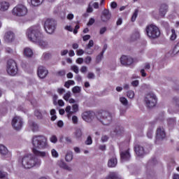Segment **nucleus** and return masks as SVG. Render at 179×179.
<instances>
[{"instance_id":"obj_12","label":"nucleus","mask_w":179,"mask_h":179,"mask_svg":"<svg viewBox=\"0 0 179 179\" xmlns=\"http://www.w3.org/2000/svg\"><path fill=\"white\" fill-rule=\"evenodd\" d=\"M110 19H111V13H110L109 10L104 8L101 15V22L107 23Z\"/></svg>"},{"instance_id":"obj_45","label":"nucleus","mask_w":179,"mask_h":179,"mask_svg":"<svg viewBox=\"0 0 179 179\" xmlns=\"http://www.w3.org/2000/svg\"><path fill=\"white\" fill-rule=\"evenodd\" d=\"M84 62H85V64H86V65H89V64H90V62H92V57L87 56L85 58Z\"/></svg>"},{"instance_id":"obj_42","label":"nucleus","mask_w":179,"mask_h":179,"mask_svg":"<svg viewBox=\"0 0 179 179\" xmlns=\"http://www.w3.org/2000/svg\"><path fill=\"white\" fill-rule=\"evenodd\" d=\"M50 141L52 142V143H57V142H58V138H57V136L52 135L50 137Z\"/></svg>"},{"instance_id":"obj_25","label":"nucleus","mask_w":179,"mask_h":179,"mask_svg":"<svg viewBox=\"0 0 179 179\" xmlns=\"http://www.w3.org/2000/svg\"><path fill=\"white\" fill-rule=\"evenodd\" d=\"M24 55L28 58H31V57H33V50L30 48H26L24 50Z\"/></svg>"},{"instance_id":"obj_18","label":"nucleus","mask_w":179,"mask_h":179,"mask_svg":"<svg viewBox=\"0 0 179 179\" xmlns=\"http://www.w3.org/2000/svg\"><path fill=\"white\" fill-rule=\"evenodd\" d=\"M134 152L138 157H142V156L145 155V148L139 145H136L134 147Z\"/></svg>"},{"instance_id":"obj_63","label":"nucleus","mask_w":179,"mask_h":179,"mask_svg":"<svg viewBox=\"0 0 179 179\" xmlns=\"http://www.w3.org/2000/svg\"><path fill=\"white\" fill-rule=\"evenodd\" d=\"M107 141H108V137L107 136H103L101 137L102 142H107Z\"/></svg>"},{"instance_id":"obj_13","label":"nucleus","mask_w":179,"mask_h":179,"mask_svg":"<svg viewBox=\"0 0 179 179\" xmlns=\"http://www.w3.org/2000/svg\"><path fill=\"white\" fill-rule=\"evenodd\" d=\"M37 73H38V76L41 79H44V78H45L47 76V75H48V70H47V69H45V67H44L43 66H40L38 68Z\"/></svg>"},{"instance_id":"obj_8","label":"nucleus","mask_w":179,"mask_h":179,"mask_svg":"<svg viewBox=\"0 0 179 179\" xmlns=\"http://www.w3.org/2000/svg\"><path fill=\"white\" fill-rule=\"evenodd\" d=\"M27 8L22 4H18L13 8L12 13L14 16H26L27 15Z\"/></svg>"},{"instance_id":"obj_35","label":"nucleus","mask_w":179,"mask_h":179,"mask_svg":"<svg viewBox=\"0 0 179 179\" xmlns=\"http://www.w3.org/2000/svg\"><path fill=\"white\" fill-rule=\"evenodd\" d=\"M171 35L170 37V39L171 40V41H174V40H176V38H177V34H176V30L174 29H171Z\"/></svg>"},{"instance_id":"obj_2","label":"nucleus","mask_w":179,"mask_h":179,"mask_svg":"<svg viewBox=\"0 0 179 179\" xmlns=\"http://www.w3.org/2000/svg\"><path fill=\"white\" fill-rule=\"evenodd\" d=\"M32 153L34 156H38L39 157H45L47 152L37 150L38 149H45L47 148V138L43 136H35L32 138Z\"/></svg>"},{"instance_id":"obj_47","label":"nucleus","mask_w":179,"mask_h":179,"mask_svg":"<svg viewBox=\"0 0 179 179\" xmlns=\"http://www.w3.org/2000/svg\"><path fill=\"white\" fill-rule=\"evenodd\" d=\"M51 153H52V157L57 158L59 156L58 152H57L55 149H52L51 151Z\"/></svg>"},{"instance_id":"obj_62","label":"nucleus","mask_w":179,"mask_h":179,"mask_svg":"<svg viewBox=\"0 0 179 179\" xmlns=\"http://www.w3.org/2000/svg\"><path fill=\"white\" fill-rule=\"evenodd\" d=\"M57 92H58L59 94H64V93H65V89L59 88Z\"/></svg>"},{"instance_id":"obj_43","label":"nucleus","mask_w":179,"mask_h":179,"mask_svg":"<svg viewBox=\"0 0 179 179\" xmlns=\"http://www.w3.org/2000/svg\"><path fill=\"white\" fill-rule=\"evenodd\" d=\"M94 45V42L93 41V40H90L86 46V50H90V48H92V47H93Z\"/></svg>"},{"instance_id":"obj_1","label":"nucleus","mask_w":179,"mask_h":179,"mask_svg":"<svg viewBox=\"0 0 179 179\" xmlns=\"http://www.w3.org/2000/svg\"><path fill=\"white\" fill-rule=\"evenodd\" d=\"M41 29L40 26L31 27L27 31V36L29 41L36 43L41 48H47L48 43L44 41V36L40 31Z\"/></svg>"},{"instance_id":"obj_9","label":"nucleus","mask_w":179,"mask_h":179,"mask_svg":"<svg viewBox=\"0 0 179 179\" xmlns=\"http://www.w3.org/2000/svg\"><path fill=\"white\" fill-rule=\"evenodd\" d=\"M145 101L148 108H152L156 106V103H157V97L153 92H150L145 98Z\"/></svg>"},{"instance_id":"obj_33","label":"nucleus","mask_w":179,"mask_h":179,"mask_svg":"<svg viewBox=\"0 0 179 179\" xmlns=\"http://www.w3.org/2000/svg\"><path fill=\"white\" fill-rule=\"evenodd\" d=\"M138 13H139V10L136 9L131 18V22H135V20H136V18L138 17Z\"/></svg>"},{"instance_id":"obj_64","label":"nucleus","mask_w":179,"mask_h":179,"mask_svg":"<svg viewBox=\"0 0 179 179\" xmlns=\"http://www.w3.org/2000/svg\"><path fill=\"white\" fill-rule=\"evenodd\" d=\"M88 79H93L94 78V73H89L87 75Z\"/></svg>"},{"instance_id":"obj_31","label":"nucleus","mask_w":179,"mask_h":179,"mask_svg":"<svg viewBox=\"0 0 179 179\" xmlns=\"http://www.w3.org/2000/svg\"><path fill=\"white\" fill-rule=\"evenodd\" d=\"M115 135H120V134H122L124 132V127L118 126L114 130Z\"/></svg>"},{"instance_id":"obj_16","label":"nucleus","mask_w":179,"mask_h":179,"mask_svg":"<svg viewBox=\"0 0 179 179\" xmlns=\"http://www.w3.org/2000/svg\"><path fill=\"white\" fill-rule=\"evenodd\" d=\"M120 63L122 65H131V64H134V59L131 57L123 55L120 58Z\"/></svg>"},{"instance_id":"obj_5","label":"nucleus","mask_w":179,"mask_h":179,"mask_svg":"<svg viewBox=\"0 0 179 179\" xmlns=\"http://www.w3.org/2000/svg\"><path fill=\"white\" fill-rule=\"evenodd\" d=\"M145 31L149 38H157L160 37V29L156 25L150 24L146 27Z\"/></svg>"},{"instance_id":"obj_20","label":"nucleus","mask_w":179,"mask_h":179,"mask_svg":"<svg viewBox=\"0 0 179 179\" xmlns=\"http://www.w3.org/2000/svg\"><path fill=\"white\" fill-rule=\"evenodd\" d=\"M167 10H169V6H167L166 3L162 4L159 8V15L162 16V17H164V16H166Z\"/></svg>"},{"instance_id":"obj_17","label":"nucleus","mask_w":179,"mask_h":179,"mask_svg":"<svg viewBox=\"0 0 179 179\" xmlns=\"http://www.w3.org/2000/svg\"><path fill=\"white\" fill-rule=\"evenodd\" d=\"M120 159L122 162H128L131 159L129 149L120 152Z\"/></svg>"},{"instance_id":"obj_29","label":"nucleus","mask_w":179,"mask_h":179,"mask_svg":"<svg viewBox=\"0 0 179 179\" xmlns=\"http://www.w3.org/2000/svg\"><path fill=\"white\" fill-rule=\"evenodd\" d=\"M74 134L77 139H80L83 135L82 130L80 129H76V131L74 132Z\"/></svg>"},{"instance_id":"obj_51","label":"nucleus","mask_w":179,"mask_h":179,"mask_svg":"<svg viewBox=\"0 0 179 179\" xmlns=\"http://www.w3.org/2000/svg\"><path fill=\"white\" fill-rule=\"evenodd\" d=\"M106 31H107V27H103L102 28L100 29L99 30V34H104V33H106Z\"/></svg>"},{"instance_id":"obj_36","label":"nucleus","mask_w":179,"mask_h":179,"mask_svg":"<svg viewBox=\"0 0 179 179\" xmlns=\"http://www.w3.org/2000/svg\"><path fill=\"white\" fill-rule=\"evenodd\" d=\"M104 55V53L101 52L100 53V55H98L96 57V64H99V62H101V59H103V57Z\"/></svg>"},{"instance_id":"obj_14","label":"nucleus","mask_w":179,"mask_h":179,"mask_svg":"<svg viewBox=\"0 0 179 179\" xmlns=\"http://www.w3.org/2000/svg\"><path fill=\"white\" fill-rule=\"evenodd\" d=\"M6 43H13L15 41V34L10 31H7L3 36Z\"/></svg>"},{"instance_id":"obj_4","label":"nucleus","mask_w":179,"mask_h":179,"mask_svg":"<svg viewBox=\"0 0 179 179\" xmlns=\"http://www.w3.org/2000/svg\"><path fill=\"white\" fill-rule=\"evenodd\" d=\"M96 117L98 121H100L103 125H110L113 121V116L111 114L106 110L97 112Z\"/></svg>"},{"instance_id":"obj_57","label":"nucleus","mask_w":179,"mask_h":179,"mask_svg":"<svg viewBox=\"0 0 179 179\" xmlns=\"http://www.w3.org/2000/svg\"><path fill=\"white\" fill-rule=\"evenodd\" d=\"M117 2H115V1H113L110 3V8H112V9H115V8H117Z\"/></svg>"},{"instance_id":"obj_49","label":"nucleus","mask_w":179,"mask_h":179,"mask_svg":"<svg viewBox=\"0 0 179 179\" xmlns=\"http://www.w3.org/2000/svg\"><path fill=\"white\" fill-rule=\"evenodd\" d=\"M71 70H73L75 73H79V68L76 65L72 66Z\"/></svg>"},{"instance_id":"obj_40","label":"nucleus","mask_w":179,"mask_h":179,"mask_svg":"<svg viewBox=\"0 0 179 179\" xmlns=\"http://www.w3.org/2000/svg\"><path fill=\"white\" fill-rule=\"evenodd\" d=\"M72 92L73 93H74L75 94H78V93H80V87L79 86H76L73 87L72 88Z\"/></svg>"},{"instance_id":"obj_22","label":"nucleus","mask_w":179,"mask_h":179,"mask_svg":"<svg viewBox=\"0 0 179 179\" xmlns=\"http://www.w3.org/2000/svg\"><path fill=\"white\" fill-rule=\"evenodd\" d=\"M117 158L115 157H113L112 158H110L108 162V167H115V166H117Z\"/></svg>"},{"instance_id":"obj_34","label":"nucleus","mask_w":179,"mask_h":179,"mask_svg":"<svg viewBox=\"0 0 179 179\" xmlns=\"http://www.w3.org/2000/svg\"><path fill=\"white\" fill-rule=\"evenodd\" d=\"M173 103L176 106V108L177 109L176 113H178L179 110V99L178 98H173Z\"/></svg>"},{"instance_id":"obj_21","label":"nucleus","mask_w":179,"mask_h":179,"mask_svg":"<svg viewBox=\"0 0 179 179\" xmlns=\"http://www.w3.org/2000/svg\"><path fill=\"white\" fill-rule=\"evenodd\" d=\"M9 6H10V5L8 2H0V10H1V12H5V10H8L9 9Z\"/></svg>"},{"instance_id":"obj_28","label":"nucleus","mask_w":179,"mask_h":179,"mask_svg":"<svg viewBox=\"0 0 179 179\" xmlns=\"http://www.w3.org/2000/svg\"><path fill=\"white\" fill-rule=\"evenodd\" d=\"M73 159V155L72 153V151H69L65 157L66 162H71V160Z\"/></svg>"},{"instance_id":"obj_10","label":"nucleus","mask_w":179,"mask_h":179,"mask_svg":"<svg viewBox=\"0 0 179 179\" xmlns=\"http://www.w3.org/2000/svg\"><path fill=\"white\" fill-rule=\"evenodd\" d=\"M11 125L15 131H20L22 127H23V120L19 117H15L12 120Z\"/></svg>"},{"instance_id":"obj_7","label":"nucleus","mask_w":179,"mask_h":179,"mask_svg":"<svg viewBox=\"0 0 179 179\" xmlns=\"http://www.w3.org/2000/svg\"><path fill=\"white\" fill-rule=\"evenodd\" d=\"M57 22L54 19H47L44 24V29L48 34H52L55 31Z\"/></svg>"},{"instance_id":"obj_27","label":"nucleus","mask_w":179,"mask_h":179,"mask_svg":"<svg viewBox=\"0 0 179 179\" xmlns=\"http://www.w3.org/2000/svg\"><path fill=\"white\" fill-rule=\"evenodd\" d=\"M59 167H62V169H64V170H69V171H71V167L68 166L64 161H60L58 163Z\"/></svg>"},{"instance_id":"obj_50","label":"nucleus","mask_w":179,"mask_h":179,"mask_svg":"<svg viewBox=\"0 0 179 179\" xmlns=\"http://www.w3.org/2000/svg\"><path fill=\"white\" fill-rule=\"evenodd\" d=\"M76 54L78 57H80V55H83V54H85V51L82 49H78L76 51Z\"/></svg>"},{"instance_id":"obj_58","label":"nucleus","mask_w":179,"mask_h":179,"mask_svg":"<svg viewBox=\"0 0 179 179\" xmlns=\"http://www.w3.org/2000/svg\"><path fill=\"white\" fill-rule=\"evenodd\" d=\"M57 127H59V128H62V127H64V122L62 120H59L57 122Z\"/></svg>"},{"instance_id":"obj_39","label":"nucleus","mask_w":179,"mask_h":179,"mask_svg":"<svg viewBox=\"0 0 179 179\" xmlns=\"http://www.w3.org/2000/svg\"><path fill=\"white\" fill-rule=\"evenodd\" d=\"M120 101L123 104V106H128V100L125 97H120Z\"/></svg>"},{"instance_id":"obj_30","label":"nucleus","mask_w":179,"mask_h":179,"mask_svg":"<svg viewBox=\"0 0 179 179\" xmlns=\"http://www.w3.org/2000/svg\"><path fill=\"white\" fill-rule=\"evenodd\" d=\"M43 1L44 0H31V3L32 6H39V5L43 3Z\"/></svg>"},{"instance_id":"obj_52","label":"nucleus","mask_w":179,"mask_h":179,"mask_svg":"<svg viewBox=\"0 0 179 179\" xmlns=\"http://www.w3.org/2000/svg\"><path fill=\"white\" fill-rule=\"evenodd\" d=\"M94 22H96V20H94V18H90L89 20V22H87V25L88 26H92L94 24Z\"/></svg>"},{"instance_id":"obj_24","label":"nucleus","mask_w":179,"mask_h":179,"mask_svg":"<svg viewBox=\"0 0 179 179\" xmlns=\"http://www.w3.org/2000/svg\"><path fill=\"white\" fill-rule=\"evenodd\" d=\"M0 154L2 155V156H6L9 154L8 148L2 144H0Z\"/></svg>"},{"instance_id":"obj_19","label":"nucleus","mask_w":179,"mask_h":179,"mask_svg":"<svg viewBox=\"0 0 179 179\" xmlns=\"http://www.w3.org/2000/svg\"><path fill=\"white\" fill-rule=\"evenodd\" d=\"M166 121L169 129H173V128L177 125V120H176V117H169Z\"/></svg>"},{"instance_id":"obj_11","label":"nucleus","mask_w":179,"mask_h":179,"mask_svg":"<svg viewBox=\"0 0 179 179\" xmlns=\"http://www.w3.org/2000/svg\"><path fill=\"white\" fill-rule=\"evenodd\" d=\"M94 115H95L94 112L86 111L83 113L82 118L86 122H92V121L93 120V118H94Z\"/></svg>"},{"instance_id":"obj_37","label":"nucleus","mask_w":179,"mask_h":179,"mask_svg":"<svg viewBox=\"0 0 179 179\" xmlns=\"http://www.w3.org/2000/svg\"><path fill=\"white\" fill-rule=\"evenodd\" d=\"M66 75V71L65 70H59L56 73L57 76H65Z\"/></svg>"},{"instance_id":"obj_23","label":"nucleus","mask_w":179,"mask_h":179,"mask_svg":"<svg viewBox=\"0 0 179 179\" xmlns=\"http://www.w3.org/2000/svg\"><path fill=\"white\" fill-rule=\"evenodd\" d=\"M29 125L33 132H37V131H38V124H37V123H36L35 122L29 121Z\"/></svg>"},{"instance_id":"obj_44","label":"nucleus","mask_w":179,"mask_h":179,"mask_svg":"<svg viewBox=\"0 0 179 179\" xmlns=\"http://www.w3.org/2000/svg\"><path fill=\"white\" fill-rule=\"evenodd\" d=\"M85 145H92L93 143V140L92 139V136H89L87 138V140L85 142Z\"/></svg>"},{"instance_id":"obj_38","label":"nucleus","mask_w":179,"mask_h":179,"mask_svg":"<svg viewBox=\"0 0 179 179\" xmlns=\"http://www.w3.org/2000/svg\"><path fill=\"white\" fill-rule=\"evenodd\" d=\"M127 96L129 99H134V97H135V92L132 90H129L127 92Z\"/></svg>"},{"instance_id":"obj_48","label":"nucleus","mask_w":179,"mask_h":179,"mask_svg":"<svg viewBox=\"0 0 179 179\" xmlns=\"http://www.w3.org/2000/svg\"><path fill=\"white\" fill-rule=\"evenodd\" d=\"M80 29V26L79 25V24H77L74 29L73 30V34H78V30H79Z\"/></svg>"},{"instance_id":"obj_3","label":"nucleus","mask_w":179,"mask_h":179,"mask_svg":"<svg viewBox=\"0 0 179 179\" xmlns=\"http://www.w3.org/2000/svg\"><path fill=\"white\" fill-rule=\"evenodd\" d=\"M40 164H41V160L31 154L24 156L22 160V165L24 169L39 167Z\"/></svg>"},{"instance_id":"obj_59","label":"nucleus","mask_w":179,"mask_h":179,"mask_svg":"<svg viewBox=\"0 0 179 179\" xmlns=\"http://www.w3.org/2000/svg\"><path fill=\"white\" fill-rule=\"evenodd\" d=\"M83 41H87V40H90V35H85L83 36Z\"/></svg>"},{"instance_id":"obj_60","label":"nucleus","mask_w":179,"mask_h":179,"mask_svg":"<svg viewBox=\"0 0 179 179\" xmlns=\"http://www.w3.org/2000/svg\"><path fill=\"white\" fill-rule=\"evenodd\" d=\"M6 177V173L0 170V178H5Z\"/></svg>"},{"instance_id":"obj_46","label":"nucleus","mask_w":179,"mask_h":179,"mask_svg":"<svg viewBox=\"0 0 179 179\" xmlns=\"http://www.w3.org/2000/svg\"><path fill=\"white\" fill-rule=\"evenodd\" d=\"M72 110L74 113H78V111H79V106L78 103H75L72 106Z\"/></svg>"},{"instance_id":"obj_26","label":"nucleus","mask_w":179,"mask_h":179,"mask_svg":"<svg viewBox=\"0 0 179 179\" xmlns=\"http://www.w3.org/2000/svg\"><path fill=\"white\" fill-rule=\"evenodd\" d=\"M106 179H121L115 172H110Z\"/></svg>"},{"instance_id":"obj_56","label":"nucleus","mask_w":179,"mask_h":179,"mask_svg":"<svg viewBox=\"0 0 179 179\" xmlns=\"http://www.w3.org/2000/svg\"><path fill=\"white\" fill-rule=\"evenodd\" d=\"M76 62L79 64V65H82V64H83V58L82 57H78L76 59Z\"/></svg>"},{"instance_id":"obj_54","label":"nucleus","mask_w":179,"mask_h":179,"mask_svg":"<svg viewBox=\"0 0 179 179\" xmlns=\"http://www.w3.org/2000/svg\"><path fill=\"white\" fill-rule=\"evenodd\" d=\"M72 121H73V124H78V117L76 115H73L72 117Z\"/></svg>"},{"instance_id":"obj_53","label":"nucleus","mask_w":179,"mask_h":179,"mask_svg":"<svg viewBox=\"0 0 179 179\" xmlns=\"http://www.w3.org/2000/svg\"><path fill=\"white\" fill-rule=\"evenodd\" d=\"M80 72L82 73H86V72H87V67H86L85 66H83L81 68H80Z\"/></svg>"},{"instance_id":"obj_32","label":"nucleus","mask_w":179,"mask_h":179,"mask_svg":"<svg viewBox=\"0 0 179 179\" xmlns=\"http://www.w3.org/2000/svg\"><path fill=\"white\" fill-rule=\"evenodd\" d=\"M34 115L38 118V120H43V114L41 112L38 110H35L34 111Z\"/></svg>"},{"instance_id":"obj_61","label":"nucleus","mask_w":179,"mask_h":179,"mask_svg":"<svg viewBox=\"0 0 179 179\" xmlns=\"http://www.w3.org/2000/svg\"><path fill=\"white\" fill-rule=\"evenodd\" d=\"M131 85L134 87H136V86H138V85H139V81L138 80H134L131 83Z\"/></svg>"},{"instance_id":"obj_15","label":"nucleus","mask_w":179,"mask_h":179,"mask_svg":"<svg viewBox=\"0 0 179 179\" xmlns=\"http://www.w3.org/2000/svg\"><path fill=\"white\" fill-rule=\"evenodd\" d=\"M166 138V131H164V129L162 127H158L157 129L156 133V139L157 141H162Z\"/></svg>"},{"instance_id":"obj_55","label":"nucleus","mask_w":179,"mask_h":179,"mask_svg":"<svg viewBox=\"0 0 179 179\" xmlns=\"http://www.w3.org/2000/svg\"><path fill=\"white\" fill-rule=\"evenodd\" d=\"M43 57L45 59H50V58H51V55L50 53H44Z\"/></svg>"},{"instance_id":"obj_6","label":"nucleus","mask_w":179,"mask_h":179,"mask_svg":"<svg viewBox=\"0 0 179 179\" xmlns=\"http://www.w3.org/2000/svg\"><path fill=\"white\" fill-rule=\"evenodd\" d=\"M17 63L13 59H9L7 62L6 71L10 76H16L17 74Z\"/></svg>"},{"instance_id":"obj_41","label":"nucleus","mask_w":179,"mask_h":179,"mask_svg":"<svg viewBox=\"0 0 179 179\" xmlns=\"http://www.w3.org/2000/svg\"><path fill=\"white\" fill-rule=\"evenodd\" d=\"M71 98V92H66L64 96L63 99L64 100H65L66 101H69V99Z\"/></svg>"}]
</instances>
